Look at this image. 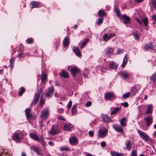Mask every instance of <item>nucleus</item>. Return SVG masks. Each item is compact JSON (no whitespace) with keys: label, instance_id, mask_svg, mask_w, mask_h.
Instances as JSON below:
<instances>
[{"label":"nucleus","instance_id":"obj_55","mask_svg":"<svg viewBox=\"0 0 156 156\" xmlns=\"http://www.w3.org/2000/svg\"><path fill=\"white\" fill-rule=\"evenodd\" d=\"M30 109L29 108H27L25 110L26 115L27 114L28 115V114L30 112Z\"/></svg>","mask_w":156,"mask_h":156},{"label":"nucleus","instance_id":"obj_52","mask_svg":"<svg viewBox=\"0 0 156 156\" xmlns=\"http://www.w3.org/2000/svg\"><path fill=\"white\" fill-rule=\"evenodd\" d=\"M115 12L116 14L118 17L120 16V12L119 10L117 8L115 9Z\"/></svg>","mask_w":156,"mask_h":156},{"label":"nucleus","instance_id":"obj_36","mask_svg":"<svg viewBox=\"0 0 156 156\" xmlns=\"http://www.w3.org/2000/svg\"><path fill=\"white\" fill-rule=\"evenodd\" d=\"M150 78L152 81L156 80V72L150 76Z\"/></svg>","mask_w":156,"mask_h":156},{"label":"nucleus","instance_id":"obj_5","mask_svg":"<svg viewBox=\"0 0 156 156\" xmlns=\"http://www.w3.org/2000/svg\"><path fill=\"white\" fill-rule=\"evenodd\" d=\"M114 94L113 92H107L104 94L105 99L106 100H110L114 98Z\"/></svg>","mask_w":156,"mask_h":156},{"label":"nucleus","instance_id":"obj_31","mask_svg":"<svg viewBox=\"0 0 156 156\" xmlns=\"http://www.w3.org/2000/svg\"><path fill=\"white\" fill-rule=\"evenodd\" d=\"M134 38L136 40H138L140 39V36L139 35L137 32H133L132 33Z\"/></svg>","mask_w":156,"mask_h":156},{"label":"nucleus","instance_id":"obj_38","mask_svg":"<svg viewBox=\"0 0 156 156\" xmlns=\"http://www.w3.org/2000/svg\"><path fill=\"white\" fill-rule=\"evenodd\" d=\"M43 95L41 97V99L40 101L39 105L40 106H42L44 104L45 101L43 99Z\"/></svg>","mask_w":156,"mask_h":156},{"label":"nucleus","instance_id":"obj_39","mask_svg":"<svg viewBox=\"0 0 156 156\" xmlns=\"http://www.w3.org/2000/svg\"><path fill=\"white\" fill-rule=\"evenodd\" d=\"M130 95V92H127L123 94L122 96V98H123L126 99L128 98L129 97Z\"/></svg>","mask_w":156,"mask_h":156},{"label":"nucleus","instance_id":"obj_35","mask_svg":"<svg viewBox=\"0 0 156 156\" xmlns=\"http://www.w3.org/2000/svg\"><path fill=\"white\" fill-rule=\"evenodd\" d=\"M25 89L23 87H22L21 88L20 91L18 92V93L20 96H21L25 92Z\"/></svg>","mask_w":156,"mask_h":156},{"label":"nucleus","instance_id":"obj_32","mask_svg":"<svg viewBox=\"0 0 156 156\" xmlns=\"http://www.w3.org/2000/svg\"><path fill=\"white\" fill-rule=\"evenodd\" d=\"M120 109L118 107H116L114 108L113 110L112 111L111 113V115H113L117 113L120 110Z\"/></svg>","mask_w":156,"mask_h":156},{"label":"nucleus","instance_id":"obj_13","mask_svg":"<svg viewBox=\"0 0 156 156\" xmlns=\"http://www.w3.org/2000/svg\"><path fill=\"white\" fill-rule=\"evenodd\" d=\"M47 76L45 72L43 71L41 76V80L42 83H46L48 80Z\"/></svg>","mask_w":156,"mask_h":156},{"label":"nucleus","instance_id":"obj_9","mask_svg":"<svg viewBox=\"0 0 156 156\" xmlns=\"http://www.w3.org/2000/svg\"><path fill=\"white\" fill-rule=\"evenodd\" d=\"M144 48L146 50L150 51H152L154 49V46L151 42L146 44Z\"/></svg>","mask_w":156,"mask_h":156},{"label":"nucleus","instance_id":"obj_40","mask_svg":"<svg viewBox=\"0 0 156 156\" xmlns=\"http://www.w3.org/2000/svg\"><path fill=\"white\" fill-rule=\"evenodd\" d=\"M103 38L104 41L105 42L107 41L110 39L109 36L107 34H105L103 37Z\"/></svg>","mask_w":156,"mask_h":156},{"label":"nucleus","instance_id":"obj_7","mask_svg":"<svg viewBox=\"0 0 156 156\" xmlns=\"http://www.w3.org/2000/svg\"><path fill=\"white\" fill-rule=\"evenodd\" d=\"M144 120L146 123V126L147 127L152 123L153 117L152 116H147L146 118L144 119Z\"/></svg>","mask_w":156,"mask_h":156},{"label":"nucleus","instance_id":"obj_22","mask_svg":"<svg viewBox=\"0 0 156 156\" xmlns=\"http://www.w3.org/2000/svg\"><path fill=\"white\" fill-rule=\"evenodd\" d=\"M113 127L116 131L121 133L123 132V130L120 126L114 125L113 126Z\"/></svg>","mask_w":156,"mask_h":156},{"label":"nucleus","instance_id":"obj_17","mask_svg":"<svg viewBox=\"0 0 156 156\" xmlns=\"http://www.w3.org/2000/svg\"><path fill=\"white\" fill-rule=\"evenodd\" d=\"M102 121L105 123H107L110 122L111 119L106 115H103L102 116Z\"/></svg>","mask_w":156,"mask_h":156},{"label":"nucleus","instance_id":"obj_54","mask_svg":"<svg viewBox=\"0 0 156 156\" xmlns=\"http://www.w3.org/2000/svg\"><path fill=\"white\" fill-rule=\"evenodd\" d=\"M38 101H37V100H36L34 98L33 102L31 104V105H34Z\"/></svg>","mask_w":156,"mask_h":156},{"label":"nucleus","instance_id":"obj_10","mask_svg":"<svg viewBox=\"0 0 156 156\" xmlns=\"http://www.w3.org/2000/svg\"><path fill=\"white\" fill-rule=\"evenodd\" d=\"M73 128V126L69 123H66L64 126V129L65 131L71 130Z\"/></svg>","mask_w":156,"mask_h":156},{"label":"nucleus","instance_id":"obj_63","mask_svg":"<svg viewBox=\"0 0 156 156\" xmlns=\"http://www.w3.org/2000/svg\"><path fill=\"white\" fill-rule=\"evenodd\" d=\"M136 20L137 22L140 25H142V24L141 21H140L138 19L136 18Z\"/></svg>","mask_w":156,"mask_h":156},{"label":"nucleus","instance_id":"obj_26","mask_svg":"<svg viewBox=\"0 0 156 156\" xmlns=\"http://www.w3.org/2000/svg\"><path fill=\"white\" fill-rule=\"evenodd\" d=\"M31 5H32L31 7L32 8H34L37 7L40 5V3L35 1H32L30 3Z\"/></svg>","mask_w":156,"mask_h":156},{"label":"nucleus","instance_id":"obj_41","mask_svg":"<svg viewBox=\"0 0 156 156\" xmlns=\"http://www.w3.org/2000/svg\"><path fill=\"white\" fill-rule=\"evenodd\" d=\"M76 111V105H73L72 109V113L73 115H74Z\"/></svg>","mask_w":156,"mask_h":156},{"label":"nucleus","instance_id":"obj_21","mask_svg":"<svg viewBox=\"0 0 156 156\" xmlns=\"http://www.w3.org/2000/svg\"><path fill=\"white\" fill-rule=\"evenodd\" d=\"M31 149H33L34 151L36 152L38 154H40V149L34 145H33L31 147Z\"/></svg>","mask_w":156,"mask_h":156},{"label":"nucleus","instance_id":"obj_6","mask_svg":"<svg viewBox=\"0 0 156 156\" xmlns=\"http://www.w3.org/2000/svg\"><path fill=\"white\" fill-rule=\"evenodd\" d=\"M49 115V112L48 108L44 109L41 112L40 117L43 119H46Z\"/></svg>","mask_w":156,"mask_h":156},{"label":"nucleus","instance_id":"obj_28","mask_svg":"<svg viewBox=\"0 0 156 156\" xmlns=\"http://www.w3.org/2000/svg\"><path fill=\"white\" fill-rule=\"evenodd\" d=\"M127 120L125 117L123 118L122 119H121L120 121L121 125L122 126H126V124L127 123Z\"/></svg>","mask_w":156,"mask_h":156},{"label":"nucleus","instance_id":"obj_25","mask_svg":"<svg viewBox=\"0 0 156 156\" xmlns=\"http://www.w3.org/2000/svg\"><path fill=\"white\" fill-rule=\"evenodd\" d=\"M73 51L78 56H80L81 55L80 50L77 47H74L73 49Z\"/></svg>","mask_w":156,"mask_h":156},{"label":"nucleus","instance_id":"obj_53","mask_svg":"<svg viewBox=\"0 0 156 156\" xmlns=\"http://www.w3.org/2000/svg\"><path fill=\"white\" fill-rule=\"evenodd\" d=\"M72 105V102L71 101H70L68 103L67 105V107L68 109H69L70 108L71 106Z\"/></svg>","mask_w":156,"mask_h":156},{"label":"nucleus","instance_id":"obj_48","mask_svg":"<svg viewBox=\"0 0 156 156\" xmlns=\"http://www.w3.org/2000/svg\"><path fill=\"white\" fill-rule=\"evenodd\" d=\"M27 119H33L34 118V116L32 115V114H30V112L29 113L28 115L27 114L26 115Z\"/></svg>","mask_w":156,"mask_h":156},{"label":"nucleus","instance_id":"obj_14","mask_svg":"<svg viewBox=\"0 0 156 156\" xmlns=\"http://www.w3.org/2000/svg\"><path fill=\"white\" fill-rule=\"evenodd\" d=\"M122 19L123 20V23L124 24H127L129 23V22L130 20V18L127 16L126 14H124L122 16Z\"/></svg>","mask_w":156,"mask_h":156},{"label":"nucleus","instance_id":"obj_27","mask_svg":"<svg viewBox=\"0 0 156 156\" xmlns=\"http://www.w3.org/2000/svg\"><path fill=\"white\" fill-rule=\"evenodd\" d=\"M127 56V55H125L123 58V62L121 65V66L123 68H124L125 67L127 63V61L128 60Z\"/></svg>","mask_w":156,"mask_h":156},{"label":"nucleus","instance_id":"obj_50","mask_svg":"<svg viewBox=\"0 0 156 156\" xmlns=\"http://www.w3.org/2000/svg\"><path fill=\"white\" fill-rule=\"evenodd\" d=\"M23 54L22 52H19V53L17 55V57L19 58H21L23 57Z\"/></svg>","mask_w":156,"mask_h":156},{"label":"nucleus","instance_id":"obj_56","mask_svg":"<svg viewBox=\"0 0 156 156\" xmlns=\"http://www.w3.org/2000/svg\"><path fill=\"white\" fill-rule=\"evenodd\" d=\"M92 102L90 101H89L87 102L85 104V106L86 107H88L91 105Z\"/></svg>","mask_w":156,"mask_h":156},{"label":"nucleus","instance_id":"obj_46","mask_svg":"<svg viewBox=\"0 0 156 156\" xmlns=\"http://www.w3.org/2000/svg\"><path fill=\"white\" fill-rule=\"evenodd\" d=\"M34 42V40L33 39L29 38L26 40V42L28 44H32Z\"/></svg>","mask_w":156,"mask_h":156},{"label":"nucleus","instance_id":"obj_44","mask_svg":"<svg viewBox=\"0 0 156 156\" xmlns=\"http://www.w3.org/2000/svg\"><path fill=\"white\" fill-rule=\"evenodd\" d=\"M40 141H41V144L43 145V147L44 148L45 147L46 142L43 139L42 137L41 138Z\"/></svg>","mask_w":156,"mask_h":156},{"label":"nucleus","instance_id":"obj_8","mask_svg":"<svg viewBox=\"0 0 156 156\" xmlns=\"http://www.w3.org/2000/svg\"><path fill=\"white\" fill-rule=\"evenodd\" d=\"M70 72L71 75L73 77H75L76 76V74L77 73H80V71L79 68L76 66H75L71 69Z\"/></svg>","mask_w":156,"mask_h":156},{"label":"nucleus","instance_id":"obj_29","mask_svg":"<svg viewBox=\"0 0 156 156\" xmlns=\"http://www.w3.org/2000/svg\"><path fill=\"white\" fill-rule=\"evenodd\" d=\"M117 66V65L112 62H111L109 63V67L111 69H116Z\"/></svg>","mask_w":156,"mask_h":156},{"label":"nucleus","instance_id":"obj_12","mask_svg":"<svg viewBox=\"0 0 156 156\" xmlns=\"http://www.w3.org/2000/svg\"><path fill=\"white\" fill-rule=\"evenodd\" d=\"M29 136L31 139L35 141L38 142H39L40 141V139L39 137L36 134L33 133H31L30 134Z\"/></svg>","mask_w":156,"mask_h":156},{"label":"nucleus","instance_id":"obj_1","mask_svg":"<svg viewBox=\"0 0 156 156\" xmlns=\"http://www.w3.org/2000/svg\"><path fill=\"white\" fill-rule=\"evenodd\" d=\"M23 133L21 131H17L15 132L12 136V139L16 142L21 141L22 138Z\"/></svg>","mask_w":156,"mask_h":156},{"label":"nucleus","instance_id":"obj_43","mask_svg":"<svg viewBox=\"0 0 156 156\" xmlns=\"http://www.w3.org/2000/svg\"><path fill=\"white\" fill-rule=\"evenodd\" d=\"M60 150L61 151H69V148L66 147H60Z\"/></svg>","mask_w":156,"mask_h":156},{"label":"nucleus","instance_id":"obj_20","mask_svg":"<svg viewBox=\"0 0 156 156\" xmlns=\"http://www.w3.org/2000/svg\"><path fill=\"white\" fill-rule=\"evenodd\" d=\"M70 144L73 145H75L77 143L76 138L75 137H72L69 139Z\"/></svg>","mask_w":156,"mask_h":156},{"label":"nucleus","instance_id":"obj_3","mask_svg":"<svg viewBox=\"0 0 156 156\" xmlns=\"http://www.w3.org/2000/svg\"><path fill=\"white\" fill-rule=\"evenodd\" d=\"M54 88L53 86H51L50 88L48 90H46L45 92V96L47 98L52 97L54 91Z\"/></svg>","mask_w":156,"mask_h":156},{"label":"nucleus","instance_id":"obj_64","mask_svg":"<svg viewBox=\"0 0 156 156\" xmlns=\"http://www.w3.org/2000/svg\"><path fill=\"white\" fill-rule=\"evenodd\" d=\"M123 105L125 107H127L128 106V103L126 102H124L123 103Z\"/></svg>","mask_w":156,"mask_h":156},{"label":"nucleus","instance_id":"obj_23","mask_svg":"<svg viewBox=\"0 0 156 156\" xmlns=\"http://www.w3.org/2000/svg\"><path fill=\"white\" fill-rule=\"evenodd\" d=\"M112 156H123L124 154L122 153H120L115 151H111L110 152Z\"/></svg>","mask_w":156,"mask_h":156},{"label":"nucleus","instance_id":"obj_24","mask_svg":"<svg viewBox=\"0 0 156 156\" xmlns=\"http://www.w3.org/2000/svg\"><path fill=\"white\" fill-rule=\"evenodd\" d=\"M98 14L100 17H103L105 16L106 13L104 9H101L99 10L98 12Z\"/></svg>","mask_w":156,"mask_h":156},{"label":"nucleus","instance_id":"obj_62","mask_svg":"<svg viewBox=\"0 0 156 156\" xmlns=\"http://www.w3.org/2000/svg\"><path fill=\"white\" fill-rule=\"evenodd\" d=\"M101 146L103 147H105L106 145V143L105 142L103 141L101 143Z\"/></svg>","mask_w":156,"mask_h":156},{"label":"nucleus","instance_id":"obj_34","mask_svg":"<svg viewBox=\"0 0 156 156\" xmlns=\"http://www.w3.org/2000/svg\"><path fill=\"white\" fill-rule=\"evenodd\" d=\"M142 22L144 23V26H147L148 22L147 18H144L142 20Z\"/></svg>","mask_w":156,"mask_h":156},{"label":"nucleus","instance_id":"obj_30","mask_svg":"<svg viewBox=\"0 0 156 156\" xmlns=\"http://www.w3.org/2000/svg\"><path fill=\"white\" fill-rule=\"evenodd\" d=\"M152 107V105H148L147 110L146 112V114H151L152 113L151 108Z\"/></svg>","mask_w":156,"mask_h":156},{"label":"nucleus","instance_id":"obj_18","mask_svg":"<svg viewBox=\"0 0 156 156\" xmlns=\"http://www.w3.org/2000/svg\"><path fill=\"white\" fill-rule=\"evenodd\" d=\"M62 43H63L64 47L68 46L69 44V37H65Z\"/></svg>","mask_w":156,"mask_h":156},{"label":"nucleus","instance_id":"obj_47","mask_svg":"<svg viewBox=\"0 0 156 156\" xmlns=\"http://www.w3.org/2000/svg\"><path fill=\"white\" fill-rule=\"evenodd\" d=\"M137 154V151L136 150H132L131 152V156H136Z\"/></svg>","mask_w":156,"mask_h":156},{"label":"nucleus","instance_id":"obj_45","mask_svg":"<svg viewBox=\"0 0 156 156\" xmlns=\"http://www.w3.org/2000/svg\"><path fill=\"white\" fill-rule=\"evenodd\" d=\"M131 91L133 93V95H135V94L138 91L137 90L135 87H133L131 89Z\"/></svg>","mask_w":156,"mask_h":156},{"label":"nucleus","instance_id":"obj_61","mask_svg":"<svg viewBox=\"0 0 156 156\" xmlns=\"http://www.w3.org/2000/svg\"><path fill=\"white\" fill-rule=\"evenodd\" d=\"M55 46L56 47V48H57V47L60 45V43L59 41L56 42L54 44Z\"/></svg>","mask_w":156,"mask_h":156},{"label":"nucleus","instance_id":"obj_42","mask_svg":"<svg viewBox=\"0 0 156 156\" xmlns=\"http://www.w3.org/2000/svg\"><path fill=\"white\" fill-rule=\"evenodd\" d=\"M103 19L102 18H100L98 19V21L96 22V24H97L98 26H100L101 24L103 23Z\"/></svg>","mask_w":156,"mask_h":156},{"label":"nucleus","instance_id":"obj_58","mask_svg":"<svg viewBox=\"0 0 156 156\" xmlns=\"http://www.w3.org/2000/svg\"><path fill=\"white\" fill-rule=\"evenodd\" d=\"M100 70L101 72V74H103L104 72H105L106 69L105 68H103V67L101 68L100 69Z\"/></svg>","mask_w":156,"mask_h":156},{"label":"nucleus","instance_id":"obj_37","mask_svg":"<svg viewBox=\"0 0 156 156\" xmlns=\"http://www.w3.org/2000/svg\"><path fill=\"white\" fill-rule=\"evenodd\" d=\"M89 40V39H86L84 41H83V42L81 46H80V48L81 49H82L83 48V47L87 43Z\"/></svg>","mask_w":156,"mask_h":156},{"label":"nucleus","instance_id":"obj_59","mask_svg":"<svg viewBox=\"0 0 156 156\" xmlns=\"http://www.w3.org/2000/svg\"><path fill=\"white\" fill-rule=\"evenodd\" d=\"M10 64H13L15 61V58H12L9 60Z\"/></svg>","mask_w":156,"mask_h":156},{"label":"nucleus","instance_id":"obj_49","mask_svg":"<svg viewBox=\"0 0 156 156\" xmlns=\"http://www.w3.org/2000/svg\"><path fill=\"white\" fill-rule=\"evenodd\" d=\"M152 4L153 7L156 10V0H152Z\"/></svg>","mask_w":156,"mask_h":156},{"label":"nucleus","instance_id":"obj_11","mask_svg":"<svg viewBox=\"0 0 156 156\" xmlns=\"http://www.w3.org/2000/svg\"><path fill=\"white\" fill-rule=\"evenodd\" d=\"M58 131L59 129L57 127L53 126L51 128L49 133L52 135H54L58 133Z\"/></svg>","mask_w":156,"mask_h":156},{"label":"nucleus","instance_id":"obj_4","mask_svg":"<svg viewBox=\"0 0 156 156\" xmlns=\"http://www.w3.org/2000/svg\"><path fill=\"white\" fill-rule=\"evenodd\" d=\"M108 131L107 128L104 129L99 130L98 131V135L99 138H102L105 136Z\"/></svg>","mask_w":156,"mask_h":156},{"label":"nucleus","instance_id":"obj_15","mask_svg":"<svg viewBox=\"0 0 156 156\" xmlns=\"http://www.w3.org/2000/svg\"><path fill=\"white\" fill-rule=\"evenodd\" d=\"M125 145L126 147L125 149L128 151H130L132 148V145L131 144L130 140H126L125 142Z\"/></svg>","mask_w":156,"mask_h":156},{"label":"nucleus","instance_id":"obj_51","mask_svg":"<svg viewBox=\"0 0 156 156\" xmlns=\"http://www.w3.org/2000/svg\"><path fill=\"white\" fill-rule=\"evenodd\" d=\"M40 97V95L39 94L36 93L35 94L34 98L35 99L38 101Z\"/></svg>","mask_w":156,"mask_h":156},{"label":"nucleus","instance_id":"obj_33","mask_svg":"<svg viewBox=\"0 0 156 156\" xmlns=\"http://www.w3.org/2000/svg\"><path fill=\"white\" fill-rule=\"evenodd\" d=\"M113 51V49L112 48H108L106 50V54L111 55Z\"/></svg>","mask_w":156,"mask_h":156},{"label":"nucleus","instance_id":"obj_2","mask_svg":"<svg viewBox=\"0 0 156 156\" xmlns=\"http://www.w3.org/2000/svg\"><path fill=\"white\" fill-rule=\"evenodd\" d=\"M138 133L141 138L145 142H148L150 140L149 136L145 133L140 130L138 131Z\"/></svg>","mask_w":156,"mask_h":156},{"label":"nucleus","instance_id":"obj_57","mask_svg":"<svg viewBox=\"0 0 156 156\" xmlns=\"http://www.w3.org/2000/svg\"><path fill=\"white\" fill-rule=\"evenodd\" d=\"M89 135L90 136H92L94 134V132L92 131H90L88 133Z\"/></svg>","mask_w":156,"mask_h":156},{"label":"nucleus","instance_id":"obj_16","mask_svg":"<svg viewBox=\"0 0 156 156\" xmlns=\"http://www.w3.org/2000/svg\"><path fill=\"white\" fill-rule=\"evenodd\" d=\"M59 73L60 75L62 77L65 78H67L69 77L68 73L65 71L62 70L59 72Z\"/></svg>","mask_w":156,"mask_h":156},{"label":"nucleus","instance_id":"obj_19","mask_svg":"<svg viewBox=\"0 0 156 156\" xmlns=\"http://www.w3.org/2000/svg\"><path fill=\"white\" fill-rule=\"evenodd\" d=\"M121 76L124 79H126L129 78V74L127 72L124 71L121 73Z\"/></svg>","mask_w":156,"mask_h":156},{"label":"nucleus","instance_id":"obj_60","mask_svg":"<svg viewBox=\"0 0 156 156\" xmlns=\"http://www.w3.org/2000/svg\"><path fill=\"white\" fill-rule=\"evenodd\" d=\"M58 111L59 113H62L63 112L64 109L62 108H60L58 109Z\"/></svg>","mask_w":156,"mask_h":156}]
</instances>
